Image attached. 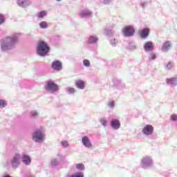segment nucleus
Masks as SVG:
<instances>
[{"label": "nucleus", "mask_w": 177, "mask_h": 177, "mask_svg": "<svg viewBox=\"0 0 177 177\" xmlns=\"http://www.w3.org/2000/svg\"><path fill=\"white\" fill-rule=\"evenodd\" d=\"M45 88L46 91H50L51 92H56L59 91V86L53 82H48Z\"/></svg>", "instance_id": "nucleus-4"}, {"label": "nucleus", "mask_w": 177, "mask_h": 177, "mask_svg": "<svg viewBox=\"0 0 177 177\" xmlns=\"http://www.w3.org/2000/svg\"><path fill=\"white\" fill-rule=\"evenodd\" d=\"M62 146H63V147H68V142L66 141V140H63L62 142Z\"/></svg>", "instance_id": "nucleus-26"}, {"label": "nucleus", "mask_w": 177, "mask_h": 177, "mask_svg": "<svg viewBox=\"0 0 177 177\" xmlns=\"http://www.w3.org/2000/svg\"><path fill=\"white\" fill-rule=\"evenodd\" d=\"M22 161L24 162V164L28 165L30 162H31V158H30V156L24 155L22 156Z\"/></svg>", "instance_id": "nucleus-16"}, {"label": "nucleus", "mask_w": 177, "mask_h": 177, "mask_svg": "<svg viewBox=\"0 0 177 177\" xmlns=\"http://www.w3.org/2000/svg\"><path fill=\"white\" fill-rule=\"evenodd\" d=\"M82 143L86 147H92V143H91L89 138L86 136L82 138Z\"/></svg>", "instance_id": "nucleus-10"}, {"label": "nucleus", "mask_w": 177, "mask_h": 177, "mask_svg": "<svg viewBox=\"0 0 177 177\" xmlns=\"http://www.w3.org/2000/svg\"><path fill=\"white\" fill-rule=\"evenodd\" d=\"M138 34L140 38L145 39L147 38V37H149V34H150V30L148 28H145L142 30H139Z\"/></svg>", "instance_id": "nucleus-6"}, {"label": "nucleus", "mask_w": 177, "mask_h": 177, "mask_svg": "<svg viewBox=\"0 0 177 177\" xmlns=\"http://www.w3.org/2000/svg\"><path fill=\"white\" fill-rule=\"evenodd\" d=\"M83 64L85 67H89L91 66V62H89L88 59H84L83 61Z\"/></svg>", "instance_id": "nucleus-23"}, {"label": "nucleus", "mask_w": 177, "mask_h": 177, "mask_svg": "<svg viewBox=\"0 0 177 177\" xmlns=\"http://www.w3.org/2000/svg\"><path fill=\"white\" fill-rule=\"evenodd\" d=\"M101 124L104 126L106 127L107 125V122L106 120H101Z\"/></svg>", "instance_id": "nucleus-31"}, {"label": "nucleus", "mask_w": 177, "mask_h": 177, "mask_svg": "<svg viewBox=\"0 0 177 177\" xmlns=\"http://www.w3.org/2000/svg\"><path fill=\"white\" fill-rule=\"evenodd\" d=\"M171 121H177V115H171Z\"/></svg>", "instance_id": "nucleus-30"}, {"label": "nucleus", "mask_w": 177, "mask_h": 177, "mask_svg": "<svg viewBox=\"0 0 177 177\" xmlns=\"http://www.w3.org/2000/svg\"><path fill=\"white\" fill-rule=\"evenodd\" d=\"M52 68L57 70V71L62 70V62L59 61H54L52 64Z\"/></svg>", "instance_id": "nucleus-9"}, {"label": "nucleus", "mask_w": 177, "mask_h": 177, "mask_svg": "<svg viewBox=\"0 0 177 177\" xmlns=\"http://www.w3.org/2000/svg\"><path fill=\"white\" fill-rule=\"evenodd\" d=\"M17 42V37H7L1 41L2 50H8L10 49L12 45Z\"/></svg>", "instance_id": "nucleus-1"}, {"label": "nucleus", "mask_w": 177, "mask_h": 177, "mask_svg": "<svg viewBox=\"0 0 177 177\" xmlns=\"http://www.w3.org/2000/svg\"><path fill=\"white\" fill-rule=\"evenodd\" d=\"M50 49L45 41H39L37 45V55L45 56L49 52Z\"/></svg>", "instance_id": "nucleus-2"}, {"label": "nucleus", "mask_w": 177, "mask_h": 177, "mask_svg": "<svg viewBox=\"0 0 177 177\" xmlns=\"http://www.w3.org/2000/svg\"><path fill=\"white\" fill-rule=\"evenodd\" d=\"M75 85L79 89H84L85 88V83L82 80H79L75 82Z\"/></svg>", "instance_id": "nucleus-15"}, {"label": "nucleus", "mask_w": 177, "mask_h": 177, "mask_svg": "<svg viewBox=\"0 0 177 177\" xmlns=\"http://www.w3.org/2000/svg\"><path fill=\"white\" fill-rule=\"evenodd\" d=\"M166 82L170 83L171 85H177V77L167 78Z\"/></svg>", "instance_id": "nucleus-14"}, {"label": "nucleus", "mask_w": 177, "mask_h": 177, "mask_svg": "<svg viewBox=\"0 0 177 177\" xmlns=\"http://www.w3.org/2000/svg\"><path fill=\"white\" fill-rule=\"evenodd\" d=\"M69 93H74V92H75V90H74V88H71L68 90Z\"/></svg>", "instance_id": "nucleus-34"}, {"label": "nucleus", "mask_w": 177, "mask_h": 177, "mask_svg": "<svg viewBox=\"0 0 177 177\" xmlns=\"http://www.w3.org/2000/svg\"><path fill=\"white\" fill-rule=\"evenodd\" d=\"M26 3V0H19L18 1V4L21 6L22 5H24Z\"/></svg>", "instance_id": "nucleus-29"}, {"label": "nucleus", "mask_w": 177, "mask_h": 177, "mask_svg": "<svg viewBox=\"0 0 177 177\" xmlns=\"http://www.w3.org/2000/svg\"><path fill=\"white\" fill-rule=\"evenodd\" d=\"M41 28H46L48 27V24H46V21H41L39 24Z\"/></svg>", "instance_id": "nucleus-22"}, {"label": "nucleus", "mask_w": 177, "mask_h": 177, "mask_svg": "<svg viewBox=\"0 0 177 177\" xmlns=\"http://www.w3.org/2000/svg\"><path fill=\"white\" fill-rule=\"evenodd\" d=\"M122 32L127 37H131V35H133V32H135V29L132 26H126L123 28Z\"/></svg>", "instance_id": "nucleus-5"}, {"label": "nucleus", "mask_w": 177, "mask_h": 177, "mask_svg": "<svg viewBox=\"0 0 177 177\" xmlns=\"http://www.w3.org/2000/svg\"><path fill=\"white\" fill-rule=\"evenodd\" d=\"M88 44H95V42H97V38L93 36H91L88 39Z\"/></svg>", "instance_id": "nucleus-17"}, {"label": "nucleus", "mask_w": 177, "mask_h": 177, "mask_svg": "<svg viewBox=\"0 0 177 177\" xmlns=\"http://www.w3.org/2000/svg\"><path fill=\"white\" fill-rule=\"evenodd\" d=\"M91 12L90 11L82 12L81 14L82 16H91Z\"/></svg>", "instance_id": "nucleus-28"}, {"label": "nucleus", "mask_w": 177, "mask_h": 177, "mask_svg": "<svg viewBox=\"0 0 177 177\" xmlns=\"http://www.w3.org/2000/svg\"><path fill=\"white\" fill-rule=\"evenodd\" d=\"M172 62H168V64L166 65V68L167 70H171V68H172Z\"/></svg>", "instance_id": "nucleus-25"}, {"label": "nucleus", "mask_w": 177, "mask_h": 177, "mask_svg": "<svg viewBox=\"0 0 177 177\" xmlns=\"http://www.w3.org/2000/svg\"><path fill=\"white\" fill-rule=\"evenodd\" d=\"M37 112L34 111V112H31V115L32 117H37Z\"/></svg>", "instance_id": "nucleus-33"}, {"label": "nucleus", "mask_w": 177, "mask_h": 177, "mask_svg": "<svg viewBox=\"0 0 177 177\" xmlns=\"http://www.w3.org/2000/svg\"><path fill=\"white\" fill-rule=\"evenodd\" d=\"M6 101L4 100H0V109H3V107H6Z\"/></svg>", "instance_id": "nucleus-18"}, {"label": "nucleus", "mask_w": 177, "mask_h": 177, "mask_svg": "<svg viewBox=\"0 0 177 177\" xmlns=\"http://www.w3.org/2000/svg\"><path fill=\"white\" fill-rule=\"evenodd\" d=\"M171 48V41H166L163 43V46L162 47V52H167L168 50Z\"/></svg>", "instance_id": "nucleus-11"}, {"label": "nucleus", "mask_w": 177, "mask_h": 177, "mask_svg": "<svg viewBox=\"0 0 177 177\" xmlns=\"http://www.w3.org/2000/svg\"><path fill=\"white\" fill-rule=\"evenodd\" d=\"M144 49H145V50H153V49H154V47L153 46V42L151 41L146 42L144 46Z\"/></svg>", "instance_id": "nucleus-13"}, {"label": "nucleus", "mask_w": 177, "mask_h": 177, "mask_svg": "<svg viewBox=\"0 0 177 177\" xmlns=\"http://www.w3.org/2000/svg\"><path fill=\"white\" fill-rule=\"evenodd\" d=\"M111 125L113 129H118V128L121 127V123L120 122V120H115L111 122Z\"/></svg>", "instance_id": "nucleus-12"}, {"label": "nucleus", "mask_w": 177, "mask_h": 177, "mask_svg": "<svg viewBox=\"0 0 177 177\" xmlns=\"http://www.w3.org/2000/svg\"><path fill=\"white\" fill-rule=\"evenodd\" d=\"M5 21V17L0 14V24H2Z\"/></svg>", "instance_id": "nucleus-27"}, {"label": "nucleus", "mask_w": 177, "mask_h": 177, "mask_svg": "<svg viewBox=\"0 0 177 177\" xmlns=\"http://www.w3.org/2000/svg\"><path fill=\"white\" fill-rule=\"evenodd\" d=\"M108 106L109 107H113L114 106V102L112 101V102H109Z\"/></svg>", "instance_id": "nucleus-32"}, {"label": "nucleus", "mask_w": 177, "mask_h": 177, "mask_svg": "<svg viewBox=\"0 0 177 177\" xmlns=\"http://www.w3.org/2000/svg\"><path fill=\"white\" fill-rule=\"evenodd\" d=\"M153 131H154V128L151 124L146 125L142 129L143 134L147 136L151 135V133H153Z\"/></svg>", "instance_id": "nucleus-7"}, {"label": "nucleus", "mask_w": 177, "mask_h": 177, "mask_svg": "<svg viewBox=\"0 0 177 177\" xmlns=\"http://www.w3.org/2000/svg\"><path fill=\"white\" fill-rule=\"evenodd\" d=\"M71 177H84V174H82V173H76L73 174Z\"/></svg>", "instance_id": "nucleus-24"}, {"label": "nucleus", "mask_w": 177, "mask_h": 177, "mask_svg": "<svg viewBox=\"0 0 177 177\" xmlns=\"http://www.w3.org/2000/svg\"><path fill=\"white\" fill-rule=\"evenodd\" d=\"M44 137L45 135L42 133V131H41V130H37L33 133L32 139L37 142H39L44 140Z\"/></svg>", "instance_id": "nucleus-3"}, {"label": "nucleus", "mask_w": 177, "mask_h": 177, "mask_svg": "<svg viewBox=\"0 0 177 177\" xmlns=\"http://www.w3.org/2000/svg\"><path fill=\"white\" fill-rule=\"evenodd\" d=\"M19 158H20V155L16 154L13 157L12 160H11V165L14 168H17V167H19V165H20V162H19Z\"/></svg>", "instance_id": "nucleus-8"}, {"label": "nucleus", "mask_w": 177, "mask_h": 177, "mask_svg": "<svg viewBox=\"0 0 177 177\" xmlns=\"http://www.w3.org/2000/svg\"><path fill=\"white\" fill-rule=\"evenodd\" d=\"M76 168L77 169H80L81 171H84V169H85V167H84V165L82 163H79L76 165Z\"/></svg>", "instance_id": "nucleus-20"}, {"label": "nucleus", "mask_w": 177, "mask_h": 177, "mask_svg": "<svg viewBox=\"0 0 177 177\" xmlns=\"http://www.w3.org/2000/svg\"><path fill=\"white\" fill-rule=\"evenodd\" d=\"M45 16H46V11L44 10L39 12L37 17H39V19H42V17H45Z\"/></svg>", "instance_id": "nucleus-19"}, {"label": "nucleus", "mask_w": 177, "mask_h": 177, "mask_svg": "<svg viewBox=\"0 0 177 177\" xmlns=\"http://www.w3.org/2000/svg\"><path fill=\"white\" fill-rule=\"evenodd\" d=\"M57 1H62V0H57Z\"/></svg>", "instance_id": "nucleus-36"}, {"label": "nucleus", "mask_w": 177, "mask_h": 177, "mask_svg": "<svg viewBox=\"0 0 177 177\" xmlns=\"http://www.w3.org/2000/svg\"><path fill=\"white\" fill-rule=\"evenodd\" d=\"M57 164V162H56L55 160H53L52 162H51V165H56Z\"/></svg>", "instance_id": "nucleus-35"}, {"label": "nucleus", "mask_w": 177, "mask_h": 177, "mask_svg": "<svg viewBox=\"0 0 177 177\" xmlns=\"http://www.w3.org/2000/svg\"><path fill=\"white\" fill-rule=\"evenodd\" d=\"M151 160L149 158H144L142 159V164L145 165L146 164H149Z\"/></svg>", "instance_id": "nucleus-21"}]
</instances>
